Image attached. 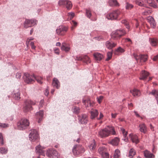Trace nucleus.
Masks as SVG:
<instances>
[{"instance_id":"nucleus-1","label":"nucleus","mask_w":158,"mask_h":158,"mask_svg":"<svg viewBox=\"0 0 158 158\" xmlns=\"http://www.w3.org/2000/svg\"><path fill=\"white\" fill-rule=\"evenodd\" d=\"M23 77L24 81L28 84H30L34 81L33 79L34 78L37 82L40 84L43 83L41 80L43 79V78L41 77H39L35 76L34 74L32 75H30L27 73H25L24 74Z\"/></svg>"},{"instance_id":"nucleus-2","label":"nucleus","mask_w":158,"mask_h":158,"mask_svg":"<svg viewBox=\"0 0 158 158\" xmlns=\"http://www.w3.org/2000/svg\"><path fill=\"white\" fill-rule=\"evenodd\" d=\"M108 128H105L102 129L99 131V136L102 138H106L109 136L110 134L115 135L116 132L114 128L113 127L107 126Z\"/></svg>"},{"instance_id":"nucleus-3","label":"nucleus","mask_w":158,"mask_h":158,"mask_svg":"<svg viewBox=\"0 0 158 158\" xmlns=\"http://www.w3.org/2000/svg\"><path fill=\"white\" fill-rule=\"evenodd\" d=\"M29 125L28 120L25 118L22 119L17 123V129L20 130H24L27 128Z\"/></svg>"},{"instance_id":"nucleus-4","label":"nucleus","mask_w":158,"mask_h":158,"mask_svg":"<svg viewBox=\"0 0 158 158\" xmlns=\"http://www.w3.org/2000/svg\"><path fill=\"white\" fill-rule=\"evenodd\" d=\"M126 33L123 29L117 30L112 32L111 34V38L114 40L119 39L123 35H125Z\"/></svg>"},{"instance_id":"nucleus-5","label":"nucleus","mask_w":158,"mask_h":158,"mask_svg":"<svg viewBox=\"0 0 158 158\" xmlns=\"http://www.w3.org/2000/svg\"><path fill=\"white\" fill-rule=\"evenodd\" d=\"M38 21L34 18L26 19L23 23V27L27 29L29 27L36 25Z\"/></svg>"},{"instance_id":"nucleus-6","label":"nucleus","mask_w":158,"mask_h":158,"mask_svg":"<svg viewBox=\"0 0 158 158\" xmlns=\"http://www.w3.org/2000/svg\"><path fill=\"white\" fill-rule=\"evenodd\" d=\"M85 151L81 145L80 144L75 145L72 149V152L75 156H78L80 154Z\"/></svg>"},{"instance_id":"nucleus-7","label":"nucleus","mask_w":158,"mask_h":158,"mask_svg":"<svg viewBox=\"0 0 158 158\" xmlns=\"http://www.w3.org/2000/svg\"><path fill=\"white\" fill-rule=\"evenodd\" d=\"M35 103L30 100H26L24 101L23 107V111L25 112H27L33 110L32 105H35Z\"/></svg>"},{"instance_id":"nucleus-8","label":"nucleus","mask_w":158,"mask_h":158,"mask_svg":"<svg viewBox=\"0 0 158 158\" xmlns=\"http://www.w3.org/2000/svg\"><path fill=\"white\" fill-rule=\"evenodd\" d=\"M29 135V139L32 142L38 141L39 139V134L37 130L31 129Z\"/></svg>"},{"instance_id":"nucleus-9","label":"nucleus","mask_w":158,"mask_h":158,"mask_svg":"<svg viewBox=\"0 0 158 158\" xmlns=\"http://www.w3.org/2000/svg\"><path fill=\"white\" fill-rule=\"evenodd\" d=\"M47 156L49 158H59V155L57 151L54 148H50L46 151Z\"/></svg>"},{"instance_id":"nucleus-10","label":"nucleus","mask_w":158,"mask_h":158,"mask_svg":"<svg viewBox=\"0 0 158 158\" xmlns=\"http://www.w3.org/2000/svg\"><path fill=\"white\" fill-rule=\"evenodd\" d=\"M133 56L137 61H139L140 62L146 61L148 60V56L145 54L138 55L135 53L133 54Z\"/></svg>"},{"instance_id":"nucleus-11","label":"nucleus","mask_w":158,"mask_h":158,"mask_svg":"<svg viewBox=\"0 0 158 158\" xmlns=\"http://www.w3.org/2000/svg\"><path fill=\"white\" fill-rule=\"evenodd\" d=\"M58 5L59 6H65L68 10L70 9L72 7L71 2L67 0H60L58 2Z\"/></svg>"},{"instance_id":"nucleus-12","label":"nucleus","mask_w":158,"mask_h":158,"mask_svg":"<svg viewBox=\"0 0 158 158\" xmlns=\"http://www.w3.org/2000/svg\"><path fill=\"white\" fill-rule=\"evenodd\" d=\"M78 123L80 124L86 125L88 122V117L86 114H81L78 116Z\"/></svg>"},{"instance_id":"nucleus-13","label":"nucleus","mask_w":158,"mask_h":158,"mask_svg":"<svg viewBox=\"0 0 158 158\" xmlns=\"http://www.w3.org/2000/svg\"><path fill=\"white\" fill-rule=\"evenodd\" d=\"M119 14L120 11L119 10H115L107 14L106 16V17L108 19L115 20L117 19Z\"/></svg>"},{"instance_id":"nucleus-14","label":"nucleus","mask_w":158,"mask_h":158,"mask_svg":"<svg viewBox=\"0 0 158 158\" xmlns=\"http://www.w3.org/2000/svg\"><path fill=\"white\" fill-rule=\"evenodd\" d=\"M68 27L64 26H60L56 30V34L60 35H64L68 31Z\"/></svg>"},{"instance_id":"nucleus-15","label":"nucleus","mask_w":158,"mask_h":158,"mask_svg":"<svg viewBox=\"0 0 158 158\" xmlns=\"http://www.w3.org/2000/svg\"><path fill=\"white\" fill-rule=\"evenodd\" d=\"M35 152L39 156H44V151L43 149L44 148L43 147L41 146L40 145H39L35 147Z\"/></svg>"},{"instance_id":"nucleus-16","label":"nucleus","mask_w":158,"mask_h":158,"mask_svg":"<svg viewBox=\"0 0 158 158\" xmlns=\"http://www.w3.org/2000/svg\"><path fill=\"white\" fill-rule=\"evenodd\" d=\"M35 116L36 118L38 119V123H40L42 120L44 116L43 110H40L39 111L37 112Z\"/></svg>"},{"instance_id":"nucleus-17","label":"nucleus","mask_w":158,"mask_h":158,"mask_svg":"<svg viewBox=\"0 0 158 158\" xmlns=\"http://www.w3.org/2000/svg\"><path fill=\"white\" fill-rule=\"evenodd\" d=\"M11 97L15 100H18L20 98V93L18 90H14L12 92Z\"/></svg>"},{"instance_id":"nucleus-18","label":"nucleus","mask_w":158,"mask_h":158,"mask_svg":"<svg viewBox=\"0 0 158 158\" xmlns=\"http://www.w3.org/2000/svg\"><path fill=\"white\" fill-rule=\"evenodd\" d=\"M82 102L84 104L86 108L89 107H92L94 104L93 102L90 101L89 99H87L86 100L83 99Z\"/></svg>"},{"instance_id":"nucleus-19","label":"nucleus","mask_w":158,"mask_h":158,"mask_svg":"<svg viewBox=\"0 0 158 158\" xmlns=\"http://www.w3.org/2000/svg\"><path fill=\"white\" fill-rule=\"evenodd\" d=\"M52 84L53 87H56L57 89H59L60 87V82L58 80L56 77L53 78Z\"/></svg>"},{"instance_id":"nucleus-20","label":"nucleus","mask_w":158,"mask_h":158,"mask_svg":"<svg viewBox=\"0 0 158 158\" xmlns=\"http://www.w3.org/2000/svg\"><path fill=\"white\" fill-rule=\"evenodd\" d=\"M129 138L133 143L137 144L139 142L138 138L137 135H133L132 134H130L129 135Z\"/></svg>"},{"instance_id":"nucleus-21","label":"nucleus","mask_w":158,"mask_h":158,"mask_svg":"<svg viewBox=\"0 0 158 158\" xmlns=\"http://www.w3.org/2000/svg\"><path fill=\"white\" fill-rule=\"evenodd\" d=\"M105 45L108 49H112L116 46V44L112 41H107L106 42Z\"/></svg>"},{"instance_id":"nucleus-22","label":"nucleus","mask_w":158,"mask_h":158,"mask_svg":"<svg viewBox=\"0 0 158 158\" xmlns=\"http://www.w3.org/2000/svg\"><path fill=\"white\" fill-rule=\"evenodd\" d=\"M139 130L140 132L145 134L147 131V127L146 125L143 123L139 124Z\"/></svg>"},{"instance_id":"nucleus-23","label":"nucleus","mask_w":158,"mask_h":158,"mask_svg":"<svg viewBox=\"0 0 158 158\" xmlns=\"http://www.w3.org/2000/svg\"><path fill=\"white\" fill-rule=\"evenodd\" d=\"M61 49L63 51H65L66 52H67L69 51L70 47L65 43H63L61 45Z\"/></svg>"},{"instance_id":"nucleus-24","label":"nucleus","mask_w":158,"mask_h":158,"mask_svg":"<svg viewBox=\"0 0 158 158\" xmlns=\"http://www.w3.org/2000/svg\"><path fill=\"white\" fill-rule=\"evenodd\" d=\"M119 142V139L117 137H115L114 139L110 142V143L113 146H117Z\"/></svg>"},{"instance_id":"nucleus-25","label":"nucleus","mask_w":158,"mask_h":158,"mask_svg":"<svg viewBox=\"0 0 158 158\" xmlns=\"http://www.w3.org/2000/svg\"><path fill=\"white\" fill-rule=\"evenodd\" d=\"M149 73L145 70L142 71L141 72V77L139 78L140 80H144L148 76Z\"/></svg>"},{"instance_id":"nucleus-26","label":"nucleus","mask_w":158,"mask_h":158,"mask_svg":"<svg viewBox=\"0 0 158 158\" xmlns=\"http://www.w3.org/2000/svg\"><path fill=\"white\" fill-rule=\"evenodd\" d=\"M143 154L145 157L146 158H152L155 157L154 155L147 150L144 151Z\"/></svg>"},{"instance_id":"nucleus-27","label":"nucleus","mask_w":158,"mask_h":158,"mask_svg":"<svg viewBox=\"0 0 158 158\" xmlns=\"http://www.w3.org/2000/svg\"><path fill=\"white\" fill-rule=\"evenodd\" d=\"M149 41L151 44L153 46H156L157 45V40L155 38H149Z\"/></svg>"},{"instance_id":"nucleus-28","label":"nucleus","mask_w":158,"mask_h":158,"mask_svg":"<svg viewBox=\"0 0 158 158\" xmlns=\"http://www.w3.org/2000/svg\"><path fill=\"white\" fill-rule=\"evenodd\" d=\"M72 110L73 113L76 114H79L80 112L79 107L76 106H73V107Z\"/></svg>"},{"instance_id":"nucleus-29","label":"nucleus","mask_w":158,"mask_h":158,"mask_svg":"<svg viewBox=\"0 0 158 158\" xmlns=\"http://www.w3.org/2000/svg\"><path fill=\"white\" fill-rule=\"evenodd\" d=\"M91 118L93 119L97 116L98 114V110H92L90 112Z\"/></svg>"},{"instance_id":"nucleus-30","label":"nucleus","mask_w":158,"mask_h":158,"mask_svg":"<svg viewBox=\"0 0 158 158\" xmlns=\"http://www.w3.org/2000/svg\"><path fill=\"white\" fill-rule=\"evenodd\" d=\"M130 92L134 96H138L140 95V91L138 90L135 89H134L132 90H131Z\"/></svg>"},{"instance_id":"nucleus-31","label":"nucleus","mask_w":158,"mask_h":158,"mask_svg":"<svg viewBox=\"0 0 158 158\" xmlns=\"http://www.w3.org/2000/svg\"><path fill=\"white\" fill-rule=\"evenodd\" d=\"M89 147L91 150H93L96 147V144L94 140H92L89 145Z\"/></svg>"},{"instance_id":"nucleus-32","label":"nucleus","mask_w":158,"mask_h":158,"mask_svg":"<svg viewBox=\"0 0 158 158\" xmlns=\"http://www.w3.org/2000/svg\"><path fill=\"white\" fill-rule=\"evenodd\" d=\"M136 153V152L135 150L133 148L130 149L129 152V157L130 158H132Z\"/></svg>"},{"instance_id":"nucleus-33","label":"nucleus","mask_w":158,"mask_h":158,"mask_svg":"<svg viewBox=\"0 0 158 158\" xmlns=\"http://www.w3.org/2000/svg\"><path fill=\"white\" fill-rule=\"evenodd\" d=\"M109 3L110 6H117L118 5V3L117 0H109Z\"/></svg>"},{"instance_id":"nucleus-34","label":"nucleus","mask_w":158,"mask_h":158,"mask_svg":"<svg viewBox=\"0 0 158 158\" xmlns=\"http://www.w3.org/2000/svg\"><path fill=\"white\" fill-rule=\"evenodd\" d=\"M83 59L82 61L86 64L90 63V60L89 57L86 55L83 56Z\"/></svg>"},{"instance_id":"nucleus-35","label":"nucleus","mask_w":158,"mask_h":158,"mask_svg":"<svg viewBox=\"0 0 158 158\" xmlns=\"http://www.w3.org/2000/svg\"><path fill=\"white\" fill-rule=\"evenodd\" d=\"M134 7V5L128 2H126L125 5V8L127 10H131Z\"/></svg>"},{"instance_id":"nucleus-36","label":"nucleus","mask_w":158,"mask_h":158,"mask_svg":"<svg viewBox=\"0 0 158 158\" xmlns=\"http://www.w3.org/2000/svg\"><path fill=\"white\" fill-rule=\"evenodd\" d=\"M120 155V151L118 149H116L114 154V158H119Z\"/></svg>"},{"instance_id":"nucleus-37","label":"nucleus","mask_w":158,"mask_h":158,"mask_svg":"<svg viewBox=\"0 0 158 158\" xmlns=\"http://www.w3.org/2000/svg\"><path fill=\"white\" fill-rule=\"evenodd\" d=\"M113 53V50L111 51L108 52L107 53V58L105 60L106 61H108L112 57V55Z\"/></svg>"},{"instance_id":"nucleus-38","label":"nucleus","mask_w":158,"mask_h":158,"mask_svg":"<svg viewBox=\"0 0 158 158\" xmlns=\"http://www.w3.org/2000/svg\"><path fill=\"white\" fill-rule=\"evenodd\" d=\"M99 153L101 154L102 157V158H109V155L107 152H99Z\"/></svg>"},{"instance_id":"nucleus-39","label":"nucleus","mask_w":158,"mask_h":158,"mask_svg":"<svg viewBox=\"0 0 158 158\" xmlns=\"http://www.w3.org/2000/svg\"><path fill=\"white\" fill-rule=\"evenodd\" d=\"M99 34L100 35V36L99 35V40H104L106 38L107 34L105 32H101Z\"/></svg>"},{"instance_id":"nucleus-40","label":"nucleus","mask_w":158,"mask_h":158,"mask_svg":"<svg viewBox=\"0 0 158 158\" xmlns=\"http://www.w3.org/2000/svg\"><path fill=\"white\" fill-rule=\"evenodd\" d=\"M85 15L89 19H90L91 15V13L90 10L89 9H85Z\"/></svg>"},{"instance_id":"nucleus-41","label":"nucleus","mask_w":158,"mask_h":158,"mask_svg":"<svg viewBox=\"0 0 158 158\" xmlns=\"http://www.w3.org/2000/svg\"><path fill=\"white\" fill-rule=\"evenodd\" d=\"M136 4L141 6H144L143 2L141 0H136L135 1Z\"/></svg>"},{"instance_id":"nucleus-42","label":"nucleus","mask_w":158,"mask_h":158,"mask_svg":"<svg viewBox=\"0 0 158 158\" xmlns=\"http://www.w3.org/2000/svg\"><path fill=\"white\" fill-rule=\"evenodd\" d=\"M121 23L123 24H124L126 26V27L128 29H129L130 26L129 25L126 19H124V20H122L121 21Z\"/></svg>"},{"instance_id":"nucleus-43","label":"nucleus","mask_w":158,"mask_h":158,"mask_svg":"<svg viewBox=\"0 0 158 158\" xmlns=\"http://www.w3.org/2000/svg\"><path fill=\"white\" fill-rule=\"evenodd\" d=\"M75 15V13L72 12H69L68 13V16L70 19L73 18Z\"/></svg>"},{"instance_id":"nucleus-44","label":"nucleus","mask_w":158,"mask_h":158,"mask_svg":"<svg viewBox=\"0 0 158 158\" xmlns=\"http://www.w3.org/2000/svg\"><path fill=\"white\" fill-rule=\"evenodd\" d=\"M9 124L5 123H2L0 122V127L6 128L8 127Z\"/></svg>"},{"instance_id":"nucleus-45","label":"nucleus","mask_w":158,"mask_h":158,"mask_svg":"<svg viewBox=\"0 0 158 158\" xmlns=\"http://www.w3.org/2000/svg\"><path fill=\"white\" fill-rule=\"evenodd\" d=\"M7 149L4 148H0V152L2 154H6L7 152Z\"/></svg>"},{"instance_id":"nucleus-46","label":"nucleus","mask_w":158,"mask_h":158,"mask_svg":"<svg viewBox=\"0 0 158 158\" xmlns=\"http://www.w3.org/2000/svg\"><path fill=\"white\" fill-rule=\"evenodd\" d=\"M94 56V59L97 61V62L98 63V60L99 59V53L96 52L95 53L93 54Z\"/></svg>"},{"instance_id":"nucleus-47","label":"nucleus","mask_w":158,"mask_h":158,"mask_svg":"<svg viewBox=\"0 0 158 158\" xmlns=\"http://www.w3.org/2000/svg\"><path fill=\"white\" fill-rule=\"evenodd\" d=\"M125 51V50L124 49L120 47L115 49V51L116 52H119L121 53Z\"/></svg>"},{"instance_id":"nucleus-48","label":"nucleus","mask_w":158,"mask_h":158,"mask_svg":"<svg viewBox=\"0 0 158 158\" xmlns=\"http://www.w3.org/2000/svg\"><path fill=\"white\" fill-rule=\"evenodd\" d=\"M0 144L2 145L4 144L3 137L1 133H0Z\"/></svg>"},{"instance_id":"nucleus-49","label":"nucleus","mask_w":158,"mask_h":158,"mask_svg":"<svg viewBox=\"0 0 158 158\" xmlns=\"http://www.w3.org/2000/svg\"><path fill=\"white\" fill-rule=\"evenodd\" d=\"M44 101L43 99H41L40 102V103L39 105V109L41 108L42 107H43L44 104Z\"/></svg>"},{"instance_id":"nucleus-50","label":"nucleus","mask_w":158,"mask_h":158,"mask_svg":"<svg viewBox=\"0 0 158 158\" xmlns=\"http://www.w3.org/2000/svg\"><path fill=\"white\" fill-rule=\"evenodd\" d=\"M121 131L122 132V133H123V136L124 138H125L127 136V131H126L123 128H121Z\"/></svg>"},{"instance_id":"nucleus-51","label":"nucleus","mask_w":158,"mask_h":158,"mask_svg":"<svg viewBox=\"0 0 158 158\" xmlns=\"http://www.w3.org/2000/svg\"><path fill=\"white\" fill-rule=\"evenodd\" d=\"M83 56H77L75 57V59L76 60H81L82 61L83 59Z\"/></svg>"},{"instance_id":"nucleus-52","label":"nucleus","mask_w":158,"mask_h":158,"mask_svg":"<svg viewBox=\"0 0 158 158\" xmlns=\"http://www.w3.org/2000/svg\"><path fill=\"white\" fill-rule=\"evenodd\" d=\"M158 93V91H156L155 90H152L151 92L150 93V94H151L154 95L155 96V97L157 96V93Z\"/></svg>"},{"instance_id":"nucleus-53","label":"nucleus","mask_w":158,"mask_h":158,"mask_svg":"<svg viewBox=\"0 0 158 158\" xmlns=\"http://www.w3.org/2000/svg\"><path fill=\"white\" fill-rule=\"evenodd\" d=\"M150 23L153 28H154L156 26V23L155 22L154 20L153 22L151 21Z\"/></svg>"},{"instance_id":"nucleus-54","label":"nucleus","mask_w":158,"mask_h":158,"mask_svg":"<svg viewBox=\"0 0 158 158\" xmlns=\"http://www.w3.org/2000/svg\"><path fill=\"white\" fill-rule=\"evenodd\" d=\"M21 76V74L20 73L18 72L16 75V77L17 79H20Z\"/></svg>"},{"instance_id":"nucleus-55","label":"nucleus","mask_w":158,"mask_h":158,"mask_svg":"<svg viewBox=\"0 0 158 158\" xmlns=\"http://www.w3.org/2000/svg\"><path fill=\"white\" fill-rule=\"evenodd\" d=\"M151 13V11H150L149 10H145L144 12H143V15H146L148 14H149L150 13Z\"/></svg>"},{"instance_id":"nucleus-56","label":"nucleus","mask_w":158,"mask_h":158,"mask_svg":"<svg viewBox=\"0 0 158 158\" xmlns=\"http://www.w3.org/2000/svg\"><path fill=\"white\" fill-rule=\"evenodd\" d=\"M147 20H148V21L149 23H150L151 22V21L153 22L154 20V19L151 16H150V17H149L148 18V19H147Z\"/></svg>"},{"instance_id":"nucleus-57","label":"nucleus","mask_w":158,"mask_h":158,"mask_svg":"<svg viewBox=\"0 0 158 158\" xmlns=\"http://www.w3.org/2000/svg\"><path fill=\"white\" fill-rule=\"evenodd\" d=\"M71 23L72 25L75 27H76L77 25V23L74 20H72L71 22Z\"/></svg>"},{"instance_id":"nucleus-58","label":"nucleus","mask_w":158,"mask_h":158,"mask_svg":"<svg viewBox=\"0 0 158 158\" xmlns=\"http://www.w3.org/2000/svg\"><path fill=\"white\" fill-rule=\"evenodd\" d=\"M30 45L31 46V48L33 49H35L36 46L34 45V43L33 42H31L30 43Z\"/></svg>"},{"instance_id":"nucleus-59","label":"nucleus","mask_w":158,"mask_h":158,"mask_svg":"<svg viewBox=\"0 0 158 158\" xmlns=\"http://www.w3.org/2000/svg\"><path fill=\"white\" fill-rule=\"evenodd\" d=\"M44 94L45 96H48L49 94V92L48 89H46L44 91Z\"/></svg>"},{"instance_id":"nucleus-60","label":"nucleus","mask_w":158,"mask_h":158,"mask_svg":"<svg viewBox=\"0 0 158 158\" xmlns=\"http://www.w3.org/2000/svg\"><path fill=\"white\" fill-rule=\"evenodd\" d=\"M117 114H118L117 113H115L114 114L112 113L111 114V117L113 118H115Z\"/></svg>"},{"instance_id":"nucleus-61","label":"nucleus","mask_w":158,"mask_h":158,"mask_svg":"<svg viewBox=\"0 0 158 158\" xmlns=\"http://www.w3.org/2000/svg\"><path fill=\"white\" fill-rule=\"evenodd\" d=\"M99 150L100 151H103L104 152L106 151V148L104 147H99Z\"/></svg>"},{"instance_id":"nucleus-62","label":"nucleus","mask_w":158,"mask_h":158,"mask_svg":"<svg viewBox=\"0 0 158 158\" xmlns=\"http://www.w3.org/2000/svg\"><path fill=\"white\" fill-rule=\"evenodd\" d=\"M125 40L126 42H131V44H132V41H131V39H130V38H126L125 39Z\"/></svg>"},{"instance_id":"nucleus-63","label":"nucleus","mask_w":158,"mask_h":158,"mask_svg":"<svg viewBox=\"0 0 158 158\" xmlns=\"http://www.w3.org/2000/svg\"><path fill=\"white\" fill-rule=\"evenodd\" d=\"M54 52L57 54H59V50L58 48H56V49H55L54 50Z\"/></svg>"},{"instance_id":"nucleus-64","label":"nucleus","mask_w":158,"mask_h":158,"mask_svg":"<svg viewBox=\"0 0 158 158\" xmlns=\"http://www.w3.org/2000/svg\"><path fill=\"white\" fill-rule=\"evenodd\" d=\"M158 59V55L155 56L153 58V60L154 61H156Z\"/></svg>"}]
</instances>
